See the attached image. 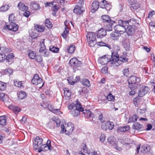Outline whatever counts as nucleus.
Returning a JSON list of instances; mask_svg holds the SVG:
<instances>
[{"mask_svg": "<svg viewBox=\"0 0 155 155\" xmlns=\"http://www.w3.org/2000/svg\"><path fill=\"white\" fill-rule=\"evenodd\" d=\"M68 109L70 110V112L74 117H77L80 114V112L83 111L80 103L78 102L76 104L73 103L70 104L68 106Z\"/></svg>", "mask_w": 155, "mask_h": 155, "instance_id": "1", "label": "nucleus"}, {"mask_svg": "<svg viewBox=\"0 0 155 155\" xmlns=\"http://www.w3.org/2000/svg\"><path fill=\"white\" fill-rule=\"evenodd\" d=\"M115 53H112L111 58H110V56L108 55H104L99 58L98 60V62L101 64L104 65L107 64H114L116 63L117 58V56L114 55Z\"/></svg>", "mask_w": 155, "mask_h": 155, "instance_id": "2", "label": "nucleus"}, {"mask_svg": "<svg viewBox=\"0 0 155 155\" xmlns=\"http://www.w3.org/2000/svg\"><path fill=\"white\" fill-rule=\"evenodd\" d=\"M130 21V20L127 21L119 20L118 21V25H115L114 27V30L115 32L120 34L124 33L126 31V26L129 25V23Z\"/></svg>", "mask_w": 155, "mask_h": 155, "instance_id": "3", "label": "nucleus"}, {"mask_svg": "<svg viewBox=\"0 0 155 155\" xmlns=\"http://www.w3.org/2000/svg\"><path fill=\"white\" fill-rule=\"evenodd\" d=\"M74 129V125L71 122H69L65 124V126L63 124L61 125V130L60 134L65 133L66 135H69L73 132Z\"/></svg>", "mask_w": 155, "mask_h": 155, "instance_id": "4", "label": "nucleus"}, {"mask_svg": "<svg viewBox=\"0 0 155 155\" xmlns=\"http://www.w3.org/2000/svg\"><path fill=\"white\" fill-rule=\"evenodd\" d=\"M140 81V79L134 76H132L129 78L128 81L129 87L131 89H136Z\"/></svg>", "mask_w": 155, "mask_h": 155, "instance_id": "5", "label": "nucleus"}, {"mask_svg": "<svg viewBox=\"0 0 155 155\" xmlns=\"http://www.w3.org/2000/svg\"><path fill=\"white\" fill-rule=\"evenodd\" d=\"M14 57L13 53L10 54L6 56L4 54L0 53V62H3L5 61L6 63L8 65L11 64L13 62V58Z\"/></svg>", "mask_w": 155, "mask_h": 155, "instance_id": "6", "label": "nucleus"}, {"mask_svg": "<svg viewBox=\"0 0 155 155\" xmlns=\"http://www.w3.org/2000/svg\"><path fill=\"white\" fill-rule=\"evenodd\" d=\"M86 37L89 45L91 47H94L97 43L95 33L89 32L87 33Z\"/></svg>", "mask_w": 155, "mask_h": 155, "instance_id": "7", "label": "nucleus"}, {"mask_svg": "<svg viewBox=\"0 0 155 155\" xmlns=\"http://www.w3.org/2000/svg\"><path fill=\"white\" fill-rule=\"evenodd\" d=\"M31 82L33 84L39 85L40 88H41L44 84L42 79L39 76L38 74H35L33 76L31 80Z\"/></svg>", "mask_w": 155, "mask_h": 155, "instance_id": "8", "label": "nucleus"}, {"mask_svg": "<svg viewBox=\"0 0 155 155\" xmlns=\"http://www.w3.org/2000/svg\"><path fill=\"white\" fill-rule=\"evenodd\" d=\"M150 90L149 88L143 85H140L138 92V96L140 97H143L147 94Z\"/></svg>", "mask_w": 155, "mask_h": 155, "instance_id": "9", "label": "nucleus"}, {"mask_svg": "<svg viewBox=\"0 0 155 155\" xmlns=\"http://www.w3.org/2000/svg\"><path fill=\"white\" fill-rule=\"evenodd\" d=\"M113 53H115V55H114L117 56L116 57L117 58L116 62L114 64V65H115L116 66H117L118 65H120V62H124L127 61L128 59L127 58L125 57H124H124H120L119 58V55L117 51H114Z\"/></svg>", "mask_w": 155, "mask_h": 155, "instance_id": "10", "label": "nucleus"}, {"mask_svg": "<svg viewBox=\"0 0 155 155\" xmlns=\"http://www.w3.org/2000/svg\"><path fill=\"white\" fill-rule=\"evenodd\" d=\"M101 128L103 130H112L114 127V124L113 122L109 121L105 123H102L101 125Z\"/></svg>", "mask_w": 155, "mask_h": 155, "instance_id": "11", "label": "nucleus"}, {"mask_svg": "<svg viewBox=\"0 0 155 155\" xmlns=\"http://www.w3.org/2000/svg\"><path fill=\"white\" fill-rule=\"evenodd\" d=\"M18 26L17 24L15 23H10L8 25H6V26L4 27V29H8L12 31H16L18 30Z\"/></svg>", "mask_w": 155, "mask_h": 155, "instance_id": "12", "label": "nucleus"}, {"mask_svg": "<svg viewBox=\"0 0 155 155\" xmlns=\"http://www.w3.org/2000/svg\"><path fill=\"white\" fill-rule=\"evenodd\" d=\"M69 63L71 66L75 68L80 66L81 64V61H78L77 58H74L71 59Z\"/></svg>", "mask_w": 155, "mask_h": 155, "instance_id": "13", "label": "nucleus"}, {"mask_svg": "<svg viewBox=\"0 0 155 155\" xmlns=\"http://www.w3.org/2000/svg\"><path fill=\"white\" fill-rule=\"evenodd\" d=\"M43 140L39 137H36L35 139L34 142L33 143L34 147L35 150H37L38 147L42 144Z\"/></svg>", "mask_w": 155, "mask_h": 155, "instance_id": "14", "label": "nucleus"}, {"mask_svg": "<svg viewBox=\"0 0 155 155\" xmlns=\"http://www.w3.org/2000/svg\"><path fill=\"white\" fill-rule=\"evenodd\" d=\"M83 6L81 4L77 5H75L74 8V12L78 14H81L84 11L82 9Z\"/></svg>", "mask_w": 155, "mask_h": 155, "instance_id": "15", "label": "nucleus"}, {"mask_svg": "<svg viewBox=\"0 0 155 155\" xmlns=\"http://www.w3.org/2000/svg\"><path fill=\"white\" fill-rule=\"evenodd\" d=\"M106 31H107L106 29V30H105L103 28H101L100 30H98L97 32V38H103L106 35Z\"/></svg>", "mask_w": 155, "mask_h": 155, "instance_id": "16", "label": "nucleus"}, {"mask_svg": "<svg viewBox=\"0 0 155 155\" xmlns=\"http://www.w3.org/2000/svg\"><path fill=\"white\" fill-rule=\"evenodd\" d=\"M102 8H105L107 11H110L111 8L110 4L107 3L105 0H103L101 2Z\"/></svg>", "mask_w": 155, "mask_h": 155, "instance_id": "17", "label": "nucleus"}, {"mask_svg": "<svg viewBox=\"0 0 155 155\" xmlns=\"http://www.w3.org/2000/svg\"><path fill=\"white\" fill-rule=\"evenodd\" d=\"M127 27L126 31L127 35H128L131 36L133 35L135 33L134 29L133 28L134 26L133 25H129L127 26Z\"/></svg>", "mask_w": 155, "mask_h": 155, "instance_id": "18", "label": "nucleus"}, {"mask_svg": "<svg viewBox=\"0 0 155 155\" xmlns=\"http://www.w3.org/2000/svg\"><path fill=\"white\" fill-rule=\"evenodd\" d=\"M24 83L25 81H19L16 80H14V85L21 88H23L24 87Z\"/></svg>", "mask_w": 155, "mask_h": 155, "instance_id": "19", "label": "nucleus"}, {"mask_svg": "<svg viewBox=\"0 0 155 155\" xmlns=\"http://www.w3.org/2000/svg\"><path fill=\"white\" fill-rule=\"evenodd\" d=\"M17 7L19 10L23 12L26 11L28 9V7L21 2H20L18 4Z\"/></svg>", "mask_w": 155, "mask_h": 155, "instance_id": "20", "label": "nucleus"}, {"mask_svg": "<svg viewBox=\"0 0 155 155\" xmlns=\"http://www.w3.org/2000/svg\"><path fill=\"white\" fill-rule=\"evenodd\" d=\"M8 108L12 110L15 114H17L21 110V109L19 107L17 106L15 107L12 105L9 106Z\"/></svg>", "mask_w": 155, "mask_h": 155, "instance_id": "21", "label": "nucleus"}, {"mask_svg": "<svg viewBox=\"0 0 155 155\" xmlns=\"http://www.w3.org/2000/svg\"><path fill=\"white\" fill-rule=\"evenodd\" d=\"M150 147L147 144H144L142 145L141 148V152L145 153L149 151Z\"/></svg>", "mask_w": 155, "mask_h": 155, "instance_id": "22", "label": "nucleus"}, {"mask_svg": "<svg viewBox=\"0 0 155 155\" xmlns=\"http://www.w3.org/2000/svg\"><path fill=\"white\" fill-rule=\"evenodd\" d=\"M99 6V2H98L96 1L94 2L92 4V12H95L98 9Z\"/></svg>", "mask_w": 155, "mask_h": 155, "instance_id": "23", "label": "nucleus"}, {"mask_svg": "<svg viewBox=\"0 0 155 155\" xmlns=\"http://www.w3.org/2000/svg\"><path fill=\"white\" fill-rule=\"evenodd\" d=\"M64 95L66 99L68 100L71 99V92L66 88H65L64 90Z\"/></svg>", "mask_w": 155, "mask_h": 155, "instance_id": "24", "label": "nucleus"}, {"mask_svg": "<svg viewBox=\"0 0 155 155\" xmlns=\"http://www.w3.org/2000/svg\"><path fill=\"white\" fill-rule=\"evenodd\" d=\"M30 8L35 10L39 9L40 8L39 5L35 2H33L30 3Z\"/></svg>", "mask_w": 155, "mask_h": 155, "instance_id": "25", "label": "nucleus"}, {"mask_svg": "<svg viewBox=\"0 0 155 155\" xmlns=\"http://www.w3.org/2000/svg\"><path fill=\"white\" fill-rule=\"evenodd\" d=\"M101 18L104 22L107 23V24L108 25L109 23L111 21L110 17L107 15H102L101 16Z\"/></svg>", "mask_w": 155, "mask_h": 155, "instance_id": "26", "label": "nucleus"}, {"mask_svg": "<svg viewBox=\"0 0 155 155\" xmlns=\"http://www.w3.org/2000/svg\"><path fill=\"white\" fill-rule=\"evenodd\" d=\"M35 28L37 31L40 32L43 31L45 29V27L44 26L38 25H35Z\"/></svg>", "mask_w": 155, "mask_h": 155, "instance_id": "27", "label": "nucleus"}, {"mask_svg": "<svg viewBox=\"0 0 155 155\" xmlns=\"http://www.w3.org/2000/svg\"><path fill=\"white\" fill-rule=\"evenodd\" d=\"M115 138L114 136H110L108 137L107 141L110 144L114 146L116 145L117 142L115 140Z\"/></svg>", "mask_w": 155, "mask_h": 155, "instance_id": "28", "label": "nucleus"}, {"mask_svg": "<svg viewBox=\"0 0 155 155\" xmlns=\"http://www.w3.org/2000/svg\"><path fill=\"white\" fill-rule=\"evenodd\" d=\"M83 113L84 114L85 116L88 117L93 118L94 117V115L93 113L89 110H83Z\"/></svg>", "mask_w": 155, "mask_h": 155, "instance_id": "29", "label": "nucleus"}, {"mask_svg": "<svg viewBox=\"0 0 155 155\" xmlns=\"http://www.w3.org/2000/svg\"><path fill=\"white\" fill-rule=\"evenodd\" d=\"M133 129L139 131L141 130L142 125L138 123H136L133 124Z\"/></svg>", "mask_w": 155, "mask_h": 155, "instance_id": "30", "label": "nucleus"}, {"mask_svg": "<svg viewBox=\"0 0 155 155\" xmlns=\"http://www.w3.org/2000/svg\"><path fill=\"white\" fill-rule=\"evenodd\" d=\"M130 129L129 125H127L122 127H120L117 129L118 132H124Z\"/></svg>", "mask_w": 155, "mask_h": 155, "instance_id": "31", "label": "nucleus"}, {"mask_svg": "<svg viewBox=\"0 0 155 155\" xmlns=\"http://www.w3.org/2000/svg\"><path fill=\"white\" fill-rule=\"evenodd\" d=\"M28 54L29 58L31 59H34L36 56V53L34 51L29 50L28 51Z\"/></svg>", "mask_w": 155, "mask_h": 155, "instance_id": "32", "label": "nucleus"}, {"mask_svg": "<svg viewBox=\"0 0 155 155\" xmlns=\"http://www.w3.org/2000/svg\"><path fill=\"white\" fill-rule=\"evenodd\" d=\"M26 97V94L24 91H21L18 93V97L19 99H23L25 98Z\"/></svg>", "mask_w": 155, "mask_h": 155, "instance_id": "33", "label": "nucleus"}, {"mask_svg": "<svg viewBox=\"0 0 155 155\" xmlns=\"http://www.w3.org/2000/svg\"><path fill=\"white\" fill-rule=\"evenodd\" d=\"M83 151L84 153H87L88 155H96L97 154V152L95 151L91 152L88 151L86 149V146L84 147L83 148Z\"/></svg>", "mask_w": 155, "mask_h": 155, "instance_id": "34", "label": "nucleus"}, {"mask_svg": "<svg viewBox=\"0 0 155 155\" xmlns=\"http://www.w3.org/2000/svg\"><path fill=\"white\" fill-rule=\"evenodd\" d=\"M52 147L51 145V141L50 140H48L46 144V146L44 149V151H47L48 150H51L52 148Z\"/></svg>", "mask_w": 155, "mask_h": 155, "instance_id": "35", "label": "nucleus"}, {"mask_svg": "<svg viewBox=\"0 0 155 155\" xmlns=\"http://www.w3.org/2000/svg\"><path fill=\"white\" fill-rule=\"evenodd\" d=\"M6 124V120L5 116L0 117V125L5 126Z\"/></svg>", "mask_w": 155, "mask_h": 155, "instance_id": "36", "label": "nucleus"}, {"mask_svg": "<svg viewBox=\"0 0 155 155\" xmlns=\"http://www.w3.org/2000/svg\"><path fill=\"white\" fill-rule=\"evenodd\" d=\"M9 8V6L8 5L5 4L3 5L0 8V12H4L7 11Z\"/></svg>", "mask_w": 155, "mask_h": 155, "instance_id": "37", "label": "nucleus"}, {"mask_svg": "<svg viewBox=\"0 0 155 155\" xmlns=\"http://www.w3.org/2000/svg\"><path fill=\"white\" fill-rule=\"evenodd\" d=\"M138 118V117L137 115H133L129 118L128 123H134L137 120Z\"/></svg>", "mask_w": 155, "mask_h": 155, "instance_id": "38", "label": "nucleus"}, {"mask_svg": "<svg viewBox=\"0 0 155 155\" xmlns=\"http://www.w3.org/2000/svg\"><path fill=\"white\" fill-rule=\"evenodd\" d=\"M45 26L48 28L51 29L52 27V24L48 19H46L45 22Z\"/></svg>", "mask_w": 155, "mask_h": 155, "instance_id": "39", "label": "nucleus"}, {"mask_svg": "<svg viewBox=\"0 0 155 155\" xmlns=\"http://www.w3.org/2000/svg\"><path fill=\"white\" fill-rule=\"evenodd\" d=\"M8 20L9 24L15 23V19L14 15L13 14H11L9 16Z\"/></svg>", "mask_w": 155, "mask_h": 155, "instance_id": "40", "label": "nucleus"}, {"mask_svg": "<svg viewBox=\"0 0 155 155\" xmlns=\"http://www.w3.org/2000/svg\"><path fill=\"white\" fill-rule=\"evenodd\" d=\"M49 110L52 113L57 114V115H60L61 114L62 112L60 111V109H51L50 108H49Z\"/></svg>", "mask_w": 155, "mask_h": 155, "instance_id": "41", "label": "nucleus"}, {"mask_svg": "<svg viewBox=\"0 0 155 155\" xmlns=\"http://www.w3.org/2000/svg\"><path fill=\"white\" fill-rule=\"evenodd\" d=\"M75 48L74 45H71L67 49V51L69 53H72L74 51Z\"/></svg>", "mask_w": 155, "mask_h": 155, "instance_id": "42", "label": "nucleus"}, {"mask_svg": "<svg viewBox=\"0 0 155 155\" xmlns=\"http://www.w3.org/2000/svg\"><path fill=\"white\" fill-rule=\"evenodd\" d=\"M49 50L54 53H58L59 50V49L58 47H54L53 45H51L50 47Z\"/></svg>", "mask_w": 155, "mask_h": 155, "instance_id": "43", "label": "nucleus"}, {"mask_svg": "<svg viewBox=\"0 0 155 155\" xmlns=\"http://www.w3.org/2000/svg\"><path fill=\"white\" fill-rule=\"evenodd\" d=\"M82 84L87 87H89L91 86L90 81L89 80L87 79H84L82 81Z\"/></svg>", "mask_w": 155, "mask_h": 155, "instance_id": "44", "label": "nucleus"}, {"mask_svg": "<svg viewBox=\"0 0 155 155\" xmlns=\"http://www.w3.org/2000/svg\"><path fill=\"white\" fill-rule=\"evenodd\" d=\"M115 22V21H112L111 20L109 23L108 25V26L107 27L106 26V29L107 30V31H109L112 30V25H113V23Z\"/></svg>", "mask_w": 155, "mask_h": 155, "instance_id": "45", "label": "nucleus"}, {"mask_svg": "<svg viewBox=\"0 0 155 155\" xmlns=\"http://www.w3.org/2000/svg\"><path fill=\"white\" fill-rule=\"evenodd\" d=\"M123 45L125 50L126 51H128L129 50L130 45L128 41H124L123 42Z\"/></svg>", "mask_w": 155, "mask_h": 155, "instance_id": "46", "label": "nucleus"}, {"mask_svg": "<svg viewBox=\"0 0 155 155\" xmlns=\"http://www.w3.org/2000/svg\"><path fill=\"white\" fill-rule=\"evenodd\" d=\"M6 84L5 83L0 81V90L1 91H4L6 88Z\"/></svg>", "mask_w": 155, "mask_h": 155, "instance_id": "47", "label": "nucleus"}, {"mask_svg": "<svg viewBox=\"0 0 155 155\" xmlns=\"http://www.w3.org/2000/svg\"><path fill=\"white\" fill-rule=\"evenodd\" d=\"M58 9L59 8L56 5H55L52 7L51 9L54 12V13L53 14V15L55 16L56 15L55 13L57 12Z\"/></svg>", "mask_w": 155, "mask_h": 155, "instance_id": "48", "label": "nucleus"}, {"mask_svg": "<svg viewBox=\"0 0 155 155\" xmlns=\"http://www.w3.org/2000/svg\"><path fill=\"white\" fill-rule=\"evenodd\" d=\"M107 99L108 101H114L115 100L114 96L111 93H109L107 97Z\"/></svg>", "mask_w": 155, "mask_h": 155, "instance_id": "49", "label": "nucleus"}, {"mask_svg": "<svg viewBox=\"0 0 155 155\" xmlns=\"http://www.w3.org/2000/svg\"><path fill=\"white\" fill-rule=\"evenodd\" d=\"M35 60L39 63H41L43 61L42 57L40 55H37L36 56Z\"/></svg>", "mask_w": 155, "mask_h": 155, "instance_id": "50", "label": "nucleus"}, {"mask_svg": "<svg viewBox=\"0 0 155 155\" xmlns=\"http://www.w3.org/2000/svg\"><path fill=\"white\" fill-rule=\"evenodd\" d=\"M131 4L132 7L134 10H137L140 7L139 4L137 3Z\"/></svg>", "mask_w": 155, "mask_h": 155, "instance_id": "51", "label": "nucleus"}, {"mask_svg": "<svg viewBox=\"0 0 155 155\" xmlns=\"http://www.w3.org/2000/svg\"><path fill=\"white\" fill-rule=\"evenodd\" d=\"M4 73L7 74V73L9 74L10 75H12L13 74V71L12 69L9 68L5 69L4 71Z\"/></svg>", "mask_w": 155, "mask_h": 155, "instance_id": "52", "label": "nucleus"}, {"mask_svg": "<svg viewBox=\"0 0 155 155\" xmlns=\"http://www.w3.org/2000/svg\"><path fill=\"white\" fill-rule=\"evenodd\" d=\"M98 45L101 46H106L109 48H110V46L108 44L102 42H98Z\"/></svg>", "mask_w": 155, "mask_h": 155, "instance_id": "53", "label": "nucleus"}, {"mask_svg": "<svg viewBox=\"0 0 155 155\" xmlns=\"http://www.w3.org/2000/svg\"><path fill=\"white\" fill-rule=\"evenodd\" d=\"M110 38L113 40H117L118 39V37L115 35L114 33L112 32L110 34Z\"/></svg>", "mask_w": 155, "mask_h": 155, "instance_id": "54", "label": "nucleus"}, {"mask_svg": "<svg viewBox=\"0 0 155 155\" xmlns=\"http://www.w3.org/2000/svg\"><path fill=\"white\" fill-rule=\"evenodd\" d=\"M107 68L106 66H104L102 68L101 70V72L104 74H106L107 72Z\"/></svg>", "mask_w": 155, "mask_h": 155, "instance_id": "55", "label": "nucleus"}, {"mask_svg": "<svg viewBox=\"0 0 155 155\" xmlns=\"http://www.w3.org/2000/svg\"><path fill=\"white\" fill-rule=\"evenodd\" d=\"M105 135L104 134H101L100 137V141L102 142H103L105 140Z\"/></svg>", "mask_w": 155, "mask_h": 155, "instance_id": "56", "label": "nucleus"}, {"mask_svg": "<svg viewBox=\"0 0 155 155\" xmlns=\"http://www.w3.org/2000/svg\"><path fill=\"white\" fill-rule=\"evenodd\" d=\"M129 69L128 68H127L126 69H125L123 70V73L124 76H128L129 72Z\"/></svg>", "mask_w": 155, "mask_h": 155, "instance_id": "57", "label": "nucleus"}, {"mask_svg": "<svg viewBox=\"0 0 155 155\" xmlns=\"http://www.w3.org/2000/svg\"><path fill=\"white\" fill-rule=\"evenodd\" d=\"M133 101L135 106L137 107L138 105V103L139 101V100L137 99V97L134 98Z\"/></svg>", "mask_w": 155, "mask_h": 155, "instance_id": "58", "label": "nucleus"}, {"mask_svg": "<svg viewBox=\"0 0 155 155\" xmlns=\"http://www.w3.org/2000/svg\"><path fill=\"white\" fill-rule=\"evenodd\" d=\"M25 12L24 13L23 15L27 18H28L30 14V12L28 11H25Z\"/></svg>", "mask_w": 155, "mask_h": 155, "instance_id": "59", "label": "nucleus"}, {"mask_svg": "<svg viewBox=\"0 0 155 155\" xmlns=\"http://www.w3.org/2000/svg\"><path fill=\"white\" fill-rule=\"evenodd\" d=\"M98 119L101 122L103 123L104 121V120L103 119V115L102 114L99 116Z\"/></svg>", "mask_w": 155, "mask_h": 155, "instance_id": "60", "label": "nucleus"}, {"mask_svg": "<svg viewBox=\"0 0 155 155\" xmlns=\"http://www.w3.org/2000/svg\"><path fill=\"white\" fill-rule=\"evenodd\" d=\"M154 12V11H152L150 12L148 14V18H150L152 17L153 15H154L153 13Z\"/></svg>", "mask_w": 155, "mask_h": 155, "instance_id": "61", "label": "nucleus"}, {"mask_svg": "<svg viewBox=\"0 0 155 155\" xmlns=\"http://www.w3.org/2000/svg\"><path fill=\"white\" fill-rule=\"evenodd\" d=\"M31 37L33 38H37L38 37V34H36V33H35V34H34V32H32V33L31 34Z\"/></svg>", "mask_w": 155, "mask_h": 155, "instance_id": "62", "label": "nucleus"}, {"mask_svg": "<svg viewBox=\"0 0 155 155\" xmlns=\"http://www.w3.org/2000/svg\"><path fill=\"white\" fill-rule=\"evenodd\" d=\"M44 52V54L43 55V56L45 57H47L48 56L49 54V51L47 50H45V51L43 52Z\"/></svg>", "mask_w": 155, "mask_h": 155, "instance_id": "63", "label": "nucleus"}, {"mask_svg": "<svg viewBox=\"0 0 155 155\" xmlns=\"http://www.w3.org/2000/svg\"><path fill=\"white\" fill-rule=\"evenodd\" d=\"M68 83L71 85H73L75 83V82L74 81H72L71 79H68Z\"/></svg>", "mask_w": 155, "mask_h": 155, "instance_id": "64", "label": "nucleus"}]
</instances>
